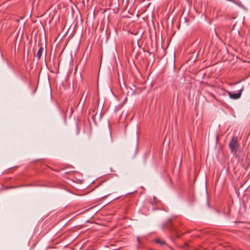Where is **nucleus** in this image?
Returning <instances> with one entry per match:
<instances>
[{
  "label": "nucleus",
  "instance_id": "4",
  "mask_svg": "<svg viewBox=\"0 0 250 250\" xmlns=\"http://www.w3.org/2000/svg\"><path fill=\"white\" fill-rule=\"evenodd\" d=\"M155 241L158 243V244H160V245H163L165 244V242L164 241H162L159 239H155Z\"/></svg>",
  "mask_w": 250,
  "mask_h": 250
},
{
  "label": "nucleus",
  "instance_id": "5",
  "mask_svg": "<svg viewBox=\"0 0 250 250\" xmlns=\"http://www.w3.org/2000/svg\"><path fill=\"white\" fill-rule=\"evenodd\" d=\"M137 240H138V241H139V238H137Z\"/></svg>",
  "mask_w": 250,
  "mask_h": 250
},
{
  "label": "nucleus",
  "instance_id": "2",
  "mask_svg": "<svg viewBox=\"0 0 250 250\" xmlns=\"http://www.w3.org/2000/svg\"><path fill=\"white\" fill-rule=\"evenodd\" d=\"M228 93L230 98L233 99H238L241 97V91L237 93H231L230 92H228Z\"/></svg>",
  "mask_w": 250,
  "mask_h": 250
},
{
  "label": "nucleus",
  "instance_id": "3",
  "mask_svg": "<svg viewBox=\"0 0 250 250\" xmlns=\"http://www.w3.org/2000/svg\"><path fill=\"white\" fill-rule=\"evenodd\" d=\"M43 52V49L42 47H41L38 51L37 57L38 59H40L41 57V56L42 55Z\"/></svg>",
  "mask_w": 250,
  "mask_h": 250
},
{
  "label": "nucleus",
  "instance_id": "1",
  "mask_svg": "<svg viewBox=\"0 0 250 250\" xmlns=\"http://www.w3.org/2000/svg\"><path fill=\"white\" fill-rule=\"evenodd\" d=\"M229 146L231 153H232L233 155H236L239 148V143L237 137L232 138L229 143Z\"/></svg>",
  "mask_w": 250,
  "mask_h": 250
}]
</instances>
